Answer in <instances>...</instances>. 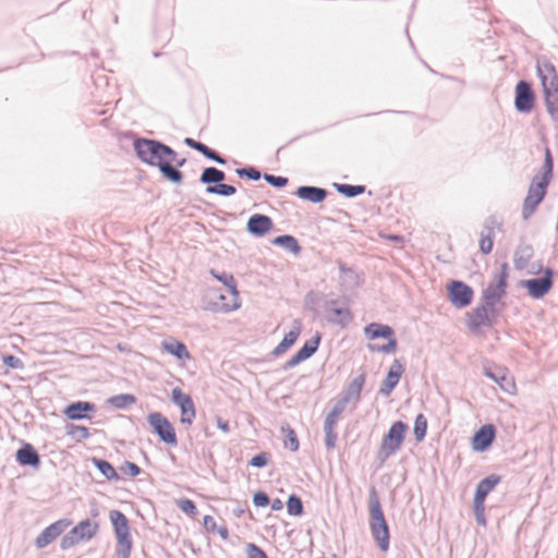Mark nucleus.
I'll return each instance as SVG.
<instances>
[{
	"mask_svg": "<svg viewBox=\"0 0 558 558\" xmlns=\"http://www.w3.org/2000/svg\"><path fill=\"white\" fill-rule=\"evenodd\" d=\"M287 511L289 515L293 517H301L304 513L303 501L298 495L291 494L288 497Z\"/></svg>",
	"mask_w": 558,
	"mask_h": 558,
	"instance_id": "obj_39",
	"label": "nucleus"
},
{
	"mask_svg": "<svg viewBox=\"0 0 558 558\" xmlns=\"http://www.w3.org/2000/svg\"><path fill=\"white\" fill-rule=\"evenodd\" d=\"M183 142H184V144L187 147H190V148H192L194 150L196 149V147H197V145L199 143L198 141H196V140L192 138V137H185Z\"/></svg>",
	"mask_w": 558,
	"mask_h": 558,
	"instance_id": "obj_64",
	"label": "nucleus"
},
{
	"mask_svg": "<svg viewBox=\"0 0 558 558\" xmlns=\"http://www.w3.org/2000/svg\"><path fill=\"white\" fill-rule=\"evenodd\" d=\"M536 95L532 84L520 80L514 88V108L520 113H529L535 106Z\"/></svg>",
	"mask_w": 558,
	"mask_h": 558,
	"instance_id": "obj_12",
	"label": "nucleus"
},
{
	"mask_svg": "<svg viewBox=\"0 0 558 558\" xmlns=\"http://www.w3.org/2000/svg\"><path fill=\"white\" fill-rule=\"evenodd\" d=\"M135 402H136V397L132 393L116 395V396L110 397L107 400V403L110 407H112L114 409H119V410H125L130 405L134 404Z\"/></svg>",
	"mask_w": 558,
	"mask_h": 558,
	"instance_id": "obj_35",
	"label": "nucleus"
},
{
	"mask_svg": "<svg viewBox=\"0 0 558 558\" xmlns=\"http://www.w3.org/2000/svg\"><path fill=\"white\" fill-rule=\"evenodd\" d=\"M81 541L77 538L75 534H72V531L70 530L60 542V548L62 550H68L78 544Z\"/></svg>",
	"mask_w": 558,
	"mask_h": 558,
	"instance_id": "obj_51",
	"label": "nucleus"
},
{
	"mask_svg": "<svg viewBox=\"0 0 558 558\" xmlns=\"http://www.w3.org/2000/svg\"><path fill=\"white\" fill-rule=\"evenodd\" d=\"M397 347H398V342H397L395 335L391 336L390 338H387V343H385L383 345H378V344H374V343H369L367 345V348L371 352H381V353H386V354L396 352Z\"/></svg>",
	"mask_w": 558,
	"mask_h": 558,
	"instance_id": "obj_42",
	"label": "nucleus"
},
{
	"mask_svg": "<svg viewBox=\"0 0 558 558\" xmlns=\"http://www.w3.org/2000/svg\"><path fill=\"white\" fill-rule=\"evenodd\" d=\"M280 432L283 436V446L292 452H295L300 448V442L295 430L289 425L283 424L280 427Z\"/></svg>",
	"mask_w": 558,
	"mask_h": 558,
	"instance_id": "obj_34",
	"label": "nucleus"
},
{
	"mask_svg": "<svg viewBox=\"0 0 558 558\" xmlns=\"http://www.w3.org/2000/svg\"><path fill=\"white\" fill-rule=\"evenodd\" d=\"M269 462V453L259 452L255 454L248 462V465L257 469L265 468Z\"/></svg>",
	"mask_w": 558,
	"mask_h": 558,
	"instance_id": "obj_52",
	"label": "nucleus"
},
{
	"mask_svg": "<svg viewBox=\"0 0 558 558\" xmlns=\"http://www.w3.org/2000/svg\"><path fill=\"white\" fill-rule=\"evenodd\" d=\"M177 506L182 512L189 515L193 517L197 513V507L195 502L189 498H181L177 500Z\"/></svg>",
	"mask_w": 558,
	"mask_h": 558,
	"instance_id": "obj_50",
	"label": "nucleus"
},
{
	"mask_svg": "<svg viewBox=\"0 0 558 558\" xmlns=\"http://www.w3.org/2000/svg\"><path fill=\"white\" fill-rule=\"evenodd\" d=\"M263 179L268 184H270L271 186H274L276 189H283L289 183V179L287 177L275 175V174H270V173H264Z\"/></svg>",
	"mask_w": 558,
	"mask_h": 558,
	"instance_id": "obj_49",
	"label": "nucleus"
},
{
	"mask_svg": "<svg viewBox=\"0 0 558 558\" xmlns=\"http://www.w3.org/2000/svg\"><path fill=\"white\" fill-rule=\"evenodd\" d=\"M427 433V418L424 414L420 413L416 415L414 421L413 434L416 441H422Z\"/></svg>",
	"mask_w": 558,
	"mask_h": 558,
	"instance_id": "obj_41",
	"label": "nucleus"
},
{
	"mask_svg": "<svg viewBox=\"0 0 558 558\" xmlns=\"http://www.w3.org/2000/svg\"><path fill=\"white\" fill-rule=\"evenodd\" d=\"M508 277L509 266L507 263H502L499 271L494 276V281L483 290L480 303L501 312L504 307H498V303L507 294Z\"/></svg>",
	"mask_w": 558,
	"mask_h": 558,
	"instance_id": "obj_7",
	"label": "nucleus"
},
{
	"mask_svg": "<svg viewBox=\"0 0 558 558\" xmlns=\"http://www.w3.org/2000/svg\"><path fill=\"white\" fill-rule=\"evenodd\" d=\"M333 186L338 193L347 198L356 197L366 191V186L361 184L333 183Z\"/></svg>",
	"mask_w": 558,
	"mask_h": 558,
	"instance_id": "obj_36",
	"label": "nucleus"
},
{
	"mask_svg": "<svg viewBox=\"0 0 558 558\" xmlns=\"http://www.w3.org/2000/svg\"><path fill=\"white\" fill-rule=\"evenodd\" d=\"M92 463L104 475L106 480L116 482L121 480L114 466L109 461L94 457L92 459Z\"/></svg>",
	"mask_w": 558,
	"mask_h": 558,
	"instance_id": "obj_32",
	"label": "nucleus"
},
{
	"mask_svg": "<svg viewBox=\"0 0 558 558\" xmlns=\"http://www.w3.org/2000/svg\"><path fill=\"white\" fill-rule=\"evenodd\" d=\"M269 505L274 511H279L283 508V502L279 498L271 500Z\"/></svg>",
	"mask_w": 558,
	"mask_h": 558,
	"instance_id": "obj_63",
	"label": "nucleus"
},
{
	"mask_svg": "<svg viewBox=\"0 0 558 558\" xmlns=\"http://www.w3.org/2000/svg\"><path fill=\"white\" fill-rule=\"evenodd\" d=\"M121 471L126 475L135 477L141 474L142 469L134 462L124 461L121 465Z\"/></svg>",
	"mask_w": 558,
	"mask_h": 558,
	"instance_id": "obj_55",
	"label": "nucleus"
},
{
	"mask_svg": "<svg viewBox=\"0 0 558 558\" xmlns=\"http://www.w3.org/2000/svg\"><path fill=\"white\" fill-rule=\"evenodd\" d=\"M447 298L456 308H465L473 301L474 290L462 280H451L447 283Z\"/></svg>",
	"mask_w": 558,
	"mask_h": 558,
	"instance_id": "obj_11",
	"label": "nucleus"
},
{
	"mask_svg": "<svg viewBox=\"0 0 558 558\" xmlns=\"http://www.w3.org/2000/svg\"><path fill=\"white\" fill-rule=\"evenodd\" d=\"M133 148L142 162L157 167L166 180L174 184L182 183L183 173L173 167L178 154L172 147L158 140L136 137Z\"/></svg>",
	"mask_w": 558,
	"mask_h": 558,
	"instance_id": "obj_1",
	"label": "nucleus"
},
{
	"mask_svg": "<svg viewBox=\"0 0 558 558\" xmlns=\"http://www.w3.org/2000/svg\"><path fill=\"white\" fill-rule=\"evenodd\" d=\"M272 245L279 246L284 251L298 255L301 253L302 247L295 236L291 234H282L271 240Z\"/></svg>",
	"mask_w": 558,
	"mask_h": 558,
	"instance_id": "obj_30",
	"label": "nucleus"
},
{
	"mask_svg": "<svg viewBox=\"0 0 558 558\" xmlns=\"http://www.w3.org/2000/svg\"><path fill=\"white\" fill-rule=\"evenodd\" d=\"M210 274L218 280L220 281L221 283H223V286H226V288L228 289V291L230 292V294L233 296L234 299V302L233 304H226V303H222L221 304V310L223 312H231V311H234L236 310L240 305L239 303L236 302L238 300V296H239V292H238V289H236V282H235V279L234 277L230 274V272H227V271H221V272H218L214 269L210 270Z\"/></svg>",
	"mask_w": 558,
	"mask_h": 558,
	"instance_id": "obj_20",
	"label": "nucleus"
},
{
	"mask_svg": "<svg viewBox=\"0 0 558 558\" xmlns=\"http://www.w3.org/2000/svg\"><path fill=\"white\" fill-rule=\"evenodd\" d=\"M94 412H96V404L82 400L69 403L62 411L63 415L71 421L89 420L90 413Z\"/></svg>",
	"mask_w": 558,
	"mask_h": 558,
	"instance_id": "obj_17",
	"label": "nucleus"
},
{
	"mask_svg": "<svg viewBox=\"0 0 558 558\" xmlns=\"http://www.w3.org/2000/svg\"><path fill=\"white\" fill-rule=\"evenodd\" d=\"M483 228H484L483 232H486L485 233L486 235L494 236L495 235V233H494L495 228H497L499 230L502 229V221L499 220L496 215H490L489 217H487L485 219Z\"/></svg>",
	"mask_w": 558,
	"mask_h": 558,
	"instance_id": "obj_46",
	"label": "nucleus"
},
{
	"mask_svg": "<svg viewBox=\"0 0 558 558\" xmlns=\"http://www.w3.org/2000/svg\"><path fill=\"white\" fill-rule=\"evenodd\" d=\"M247 558H268L266 551L254 543L246 544Z\"/></svg>",
	"mask_w": 558,
	"mask_h": 558,
	"instance_id": "obj_54",
	"label": "nucleus"
},
{
	"mask_svg": "<svg viewBox=\"0 0 558 558\" xmlns=\"http://www.w3.org/2000/svg\"><path fill=\"white\" fill-rule=\"evenodd\" d=\"M66 435L71 436L75 441L80 442L90 436L89 429L86 426L68 424L65 426Z\"/></svg>",
	"mask_w": 558,
	"mask_h": 558,
	"instance_id": "obj_40",
	"label": "nucleus"
},
{
	"mask_svg": "<svg viewBox=\"0 0 558 558\" xmlns=\"http://www.w3.org/2000/svg\"><path fill=\"white\" fill-rule=\"evenodd\" d=\"M302 362H304V359L298 353L295 352L294 355L289 359L282 366H281V369L282 371H289L295 366H298L299 364H301Z\"/></svg>",
	"mask_w": 558,
	"mask_h": 558,
	"instance_id": "obj_59",
	"label": "nucleus"
},
{
	"mask_svg": "<svg viewBox=\"0 0 558 558\" xmlns=\"http://www.w3.org/2000/svg\"><path fill=\"white\" fill-rule=\"evenodd\" d=\"M497 429L492 423L482 425L471 438V447L475 452L487 451L496 439Z\"/></svg>",
	"mask_w": 558,
	"mask_h": 558,
	"instance_id": "obj_13",
	"label": "nucleus"
},
{
	"mask_svg": "<svg viewBox=\"0 0 558 558\" xmlns=\"http://www.w3.org/2000/svg\"><path fill=\"white\" fill-rule=\"evenodd\" d=\"M272 228V219L264 214H254L246 222V231L255 238L265 236Z\"/></svg>",
	"mask_w": 558,
	"mask_h": 558,
	"instance_id": "obj_19",
	"label": "nucleus"
},
{
	"mask_svg": "<svg viewBox=\"0 0 558 558\" xmlns=\"http://www.w3.org/2000/svg\"><path fill=\"white\" fill-rule=\"evenodd\" d=\"M294 195L303 201H307L313 204H319L327 198L328 191L319 186L301 185L295 190Z\"/></svg>",
	"mask_w": 558,
	"mask_h": 558,
	"instance_id": "obj_21",
	"label": "nucleus"
},
{
	"mask_svg": "<svg viewBox=\"0 0 558 558\" xmlns=\"http://www.w3.org/2000/svg\"><path fill=\"white\" fill-rule=\"evenodd\" d=\"M333 426L335 425L324 422L325 446L327 449H333L336 447L338 435L333 430Z\"/></svg>",
	"mask_w": 558,
	"mask_h": 558,
	"instance_id": "obj_48",
	"label": "nucleus"
},
{
	"mask_svg": "<svg viewBox=\"0 0 558 558\" xmlns=\"http://www.w3.org/2000/svg\"><path fill=\"white\" fill-rule=\"evenodd\" d=\"M109 519L117 538L116 558H130L133 539L130 533L129 519L122 511L116 509L109 512Z\"/></svg>",
	"mask_w": 558,
	"mask_h": 558,
	"instance_id": "obj_5",
	"label": "nucleus"
},
{
	"mask_svg": "<svg viewBox=\"0 0 558 558\" xmlns=\"http://www.w3.org/2000/svg\"><path fill=\"white\" fill-rule=\"evenodd\" d=\"M327 320L328 323L340 326L341 328H347L353 320V315L348 304H344L343 306H338L327 313Z\"/></svg>",
	"mask_w": 558,
	"mask_h": 558,
	"instance_id": "obj_25",
	"label": "nucleus"
},
{
	"mask_svg": "<svg viewBox=\"0 0 558 558\" xmlns=\"http://www.w3.org/2000/svg\"><path fill=\"white\" fill-rule=\"evenodd\" d=\"M71 531L80 541H89L98 533L99 523L90 519H84L73 526Z\"/></svg>",
	"mask_w": 558,
	"mask_h": 558,
	"instance_id": "obj_23",
	"label": "nucleus"
},
{
	"mask_svg": "<svg viewBox=\"0 0 558 558\" xmlns=\"http://www.w3.org/2000/svg\"><path fill=\"white\" fill-rule=\"evenodd\" d=\"M206 193L217 194L220 196L229 197L236 193L235 186L221 182L218 185H209L206 187Z\"/></svg>",
	"mask_w": 558,
	"mask_h": 558,
	"instance_id": "obj_43",
	"label": "nucleus"
},
{
	"mask_svg": "<svg viewBox=\"0 0 558 558\" xmlns=\"http://www.w3.org/2000/svg\"><path fill=\"white\" fill-rule=\"evenodd\" d=\"M2 362L5 366L12 368V369H22L24 368V363L23 361L13 355V354H5L2 356Z\"/></svg>",
	"mask_w": 558,
	"mask_h": 558,
	"instance_id": "obj_53",
	"label": "nucleus"
},
{
	"mask_svg": "<svg viewBox=\"0 0 558 558\" xmlns=\"http://www.w3.org/2000/svg\"><path fill=\"white\" fill-rule=\"evenodd\" d=\"M408 429V424L402 421H396L391 424L388 432L384 435L381 445L376 454V459L380 464L401 448Z\"/></svg>",
	"mask_w": 558,
	"mask_h": 558,
	"instance_id": "obj_8",
	"label": "nucleus"
},
{
	"mask_svg": "<svg viewBox=\"0 0 558 558\" xmlns=\"http://www.w3.org/2000/svg\"><path fill=\"white\" fill-rule=\"evenodd\" d=\"M235 173L239 178H246L252 181H258L263 178L260 171L254 166H245L242 168H236Z\"/></svg>",
	"mask_w": 558,
	"mask_h": 558,
	"instance_id": "obj_44",
	"label": "nucleus"
},
{
	"mask_svg": "<svg viewBox=\"0 0 558 558\" xmlns=\"http://www.w3.org/2000/svg\"><path fill=\"white\" fill-rule=\"evenodd\" d=\"M15 461L21 466H29L34 470H39L41 465L40 454L32 444L26 441H23L16 450Z\"/></svg>",
	"mask_w": 558,
	"mask_h": 558,
	"instance_id": "obj_18",
	"label": "nucleus"
},
{
	"mask_svg": "<svg viewBox=\"0 0 558 558\" xmlns=\"http://www.w3.org/2000/svg\"><path fill=\"white\" fill-rule=\"evenodd\" d=\"M171 399L173 403L180 408V411L194 405L192 397L190 395L182 392V390L179 387L172 389Z\"/></svg>",
	"mask_w": 558,
	"mask_h": 558,
	"instance_id": "obj_38",
	"label": "nucleus"
},
{
	"mask_svg": "<svg viewBox=\"0 0 558 558\" xmlns=\"http://www.w3.org/2000/svg\"><path fill=\"white\" fill-rule=\"evenodd\" d=\"M483 374L495 381L499 388L512 395L515 392V384L513 377L509 376L508 369L506 367L493 365V366H484Z\"/></svg>",
	"mask_w": 558,
	"mask_h": 558,
	"instance_id": "obj_15",
	"label": "nucleus"
},
{
	"mask_svg": "<svg viewBox=\"0 0 558 558\" xmlns=\"http://www.w3.org/2000/svg\"><path fill=\"white\" fill-rule=\"evenodd\" d=\"M554 177V158L549 147L545 148L541 170L532 178L522 205V219L529 220L544 201Z\"/></svg>",
	"mask_w": 558,
	"mask_h": 558,
	"instance_id": "obj_2",
	"label": "nucleus"
},
{
	"mask_svg": "<svg viewBox=\"0 0 558 558\" xmlns=\"http://www.w3.org/2000/svg\"><path fill=\"white\" fill-rule=\"evenodd\" d=\"M368 506L372 536L378 548L385 553L390 546V532L375 487H372L369 490Z\"/></svg>",
	"mask_w": 558,
	"mask_h": 558,
	"instance_id": "obj_3",
	"label": "nucleus"
},
{
	"mask_svg": "<svg viewBox=\"0 0 558 558\" xmlns=\"http://www.w3.org/2000/svg\"><path fill=\"white\" fill-rule=\"evenodd\" d=\"M537 75L541 80L545 106L554 122H558V75L555 65L546 61L537 64Z\"/></svg>",
	"mask_w": 558,
	"mask_h": 558,
	"instance_id": "obj_4",
	"label": "nucleus"
},
{
	"mask_svg": "<svg viewBox=\"0 0 558 558\" xmlns=\"http://www.w3.org/2000/svg\"><path fill=\"white\" fill-rule=\"evenodd\" d=\"M534 248L532 244H520L514 253L513 264L517 270H524L533 258Z\"/></svg>",
	"mask_w": 558,
	"mask_h": 558,
	"instance_id": "obj_28",
	"label": "nucleus"
},
{
	"mask_svg": "<svg viewBox=\"0 0 558 558\" xmlns=\"http://www.w3.org/2000/svg\"><path fill=\"white\" fill-rule=\"evenodd\" d=\"M320 342L322 333L319 331H316L314 336L311 339L306 340L296 352L304 359V361H306L317 352Z\"/></svg>",
	"mask_w": 558,
	"mask_h": 558,
	"instance_id": "obj_33",
	"label": "nucleus"
},
{
	"mask_svg": "<svg viewBox=\"0 0 558 558\" xmlns=\"http://www.w3.org/2000/svg\"><path fill=\"white\" fill-rule=\"evenodd\" d=\"M195 150L201 153L205 158L219 165L223 166L227 163V159L223 156L202 142L198 143Z\"/></svg>",
	"mask_w": 558,
	"mask_h": 558,
	"instance_id": "obj_37",
	"label": "nucleus"
},
{
	"mask_svg": "<svg viewBox=\"0 0 558 558\" xmlns=\"http://www.w3.org/2000/svg\"><path fill=\"white\" fill-rule=\"evenodd\" d=\"M300 333L301 323L299 320H294L293 329L283 336V339L275 347L271 354L275 356H280L286 353L296 342Z\"/></svg>",
	"mask_w": 558,
	"mask_h": 558,
	"instance_id": "obj_24",
	"label": "nucleus"
},
{
	"mask_svg": "<svg viewBox=\"0 0 558 558\" xmlns=\"http://www.w3.org/2000/svg\"><path fill=\"white\" fill-rule=\"evenodd\" d=\"M501 482V476L499 474H489L483 480H481L475 488L474 497L477 499L485 500L486 497L494 490V488Z\"/></svg>",
	"mask_w": 558,
	"mask_h": 558,
	"instance_id": "obj_26",
	"label": "nucleus"
},
{
	"mask_svg": "<svg viewBox=\"0 0 558 558\" xmlns=\"http://www.w3.org/2000/svg\"><path fill=\"white\" fill-rule=\"evenodd\" d=\"M393 331L392 327L380 323H371L364 327V333L369 340L390 338L393 336Z\"/></svg>",
	"mask_w": 558,
	"mask_h": 558,
	"instance_id": "obj_29",
	"label": "nucleus"
},
{
	"mask_svg": "<svg viewBox=\"0 0 558 558\" xmlns=\"http://www.w3.org/2000/svg\"><path fill=\"white\" fill-rule=\"evenodd\" d=\"M226 180V173L216 167H206L201 177L199 182L202 184L218 185Z\"/></svg>",
	"mask_w": 558,
	"mask_h": 558,
	"instance_id": "obj_31",
	"label": "nucleus"
},
{
	"mask_svg": "<svg viewBox=\"0 0 558 558\" xmlns=\"http://www.w3.org/2000/svg\"><path fill=\"white\" fill-rule=\"evenodd\" d=\"M217 427L225 434L230 433V424L228 420L222 418L221 416H216Z\"/></svg>",
	"mask_w": 558,
	"mask_h": 558,
	"instance_id": "obj_61",
	"label": "nucleus"
},
{
	"mask_svg": "<svg viewBox=\"0 0 558 558\" xmlns=\"http://www.w3.org/2000/svg\"><path fill=\"white\" fill-rule=\"evenodd\" d=\"M473 509L476 523L481 526H486L485 500L473 498Z\"/></svg>",
	"mask_w": 558,
	"mask_h": 558,
	"instance_id": "obj_45",
	"label": "nucleus"
},
{
	"mask_svg": "<svg viewBox=\"0 0 558 558\" xmlns=\"http://www.w3.org/2000/svg\"><path fill=\"white\" fill-rule=\"evenodd\" d=\"M147 423L159 440L170 447L178 446V437L171 422L160 412H151L147 415Z\"/></svg>",
	"mask_w": 558,
	"mask_h": 558,
	"instance_id": "obj_10",
	"label": "nucleus"
},
{
	"mask_svg": "<svg viewBox=\"0 0 558 558\" xmlns=\"http://www.w3.org/2000/svg\"><path fill=\"white\" fill-rule=\"evenodd\" d=\"M203 523H204V526L205 529L208 531V532H216V529H217V524H216V521L215 519L209 515V514H206L204 518H203Z\"/></svg>",
	"mask_w": 558,
	"mask_h": 558,
	"instance_id": "obj_60",
	"label": "nucleus"
},
{
	"mask_svg": "<svg viewBox=\"0 0 558 558\" xmlns=\"http://www.w3.org/2000/svg\"><path fill=\"white\" fill-rule=\"evenodd\" d=\"M162 349L167 353L173 355L180 361H185L191 359V354L186 348V345L174 338H170L162 341Z\"/></svg>",
	"mask_w": 558,
	"mask_h": 558,
	"instance_id": "obj_27",
	"label": "nucleus"
},
{
	"mask_svg": "<svg viewBox=\"0 0 558 558\" xmlns=\"http://www.w3.org/2000/svg\"><path fill=\"white\" fill-rule=\"evenodd\" d=\"M72 521L63 518L48 525L35 539V546L39 549L47 547L57 537H59L70 525Z\"/></svg>",
	"mask_w": 558,
	"mask_h": 558,
	"instance_id": "obj_14",
	"label": "nucleus"
},
{
	"mask_svg": "<svg viewBox=\"0 0 558 558\" xmlns=\"http://www.w3.org/2000/svg\"><path fill=\"white\" fill-rule=\"evenodd\" d=\"M539 272H543L542 277L524 279L519 282V286L526 289L527 294L534 300L543 299L554 286L555 270L553 268H543L542 264H538L537 267L532 265L529 269V274L532 275Z\"/></svg>",
	"mask_w": 558,
	"mask_h": 558,
	"instance_id": "obj_6",
	"label": "nucleus"
},
{
	"mask_svg": "<svg viewBox=\"0 0 558 558\" xmlns=\"http://www.w3.org/2000/svg\"><path fill=\"white\" fill-rule=\"evenodd\" d=\"M196 416L195 405L181 410L180 421L182 424L191 425Z\"/></svg>",
	"mask_w": 558,
	"mask_h": 558,
	"instance_id": "obj_58",
	"label": "nucleus"
},
{
	"mask_svg": "<svg viewBox=\"0 0 558 558\" xmlns=\"http://www.w3.org/2000/svg\"><path fill=\"white\" fill-rule=\"evenodd\" d=\"M500 311H494L482 303H478L471 312L465 313V326L473 333H478L482 328H492Z\"/></svg>",
	"mask_w": 558,
	"mask_h": 558,
	"instance_id": "obj_9",
	"label": "nucleus"
},
{
	"mask_svg": "<svg viewBox=\"0 0 558 558\" xmlns=\"http://www.w3.org/2000/svg\"><path fill=\"white\" fill-rule=\"evenodd\" d=\"M347 404L342 403V401L338 400L333 408L329 411L327 416L325 417V423L336 425L338 417L344 411Z\"/></svg>",
	"mask_w": 558,
	"mask_h": 558,
	"instance_id": "obj_47",
	"label": "nucleus"
},
{
	"mask_svg": "<svg viewBox=\"0 0 558 558\" xmlns=\"http://www.w3.org/2000/svg\"><path fill=\"white\" fill-rule=\"evenodd\" d=\"M365 380L366 374L363 372L347 386V388L342 391L339 400L345 404H348L351 400L360 401Z\"/></svg>",
	"mask_w": 558,
	"mask_h": 558,
	"instance_id": "obj_22",
	"label": "nucleus"
},
{
	"mask_svg": "<svg viewBox=\"0 0 558 558\" xmlns=\"http://www.w3.org/2000/svg\"><path fill=\"white\" fill-rule=\"evenodd\" d=\"M253 504L257 508L266 507L270 504V498L265 492L258 490L253 495Z\"/></svg>",
	"mask_w": 558,
	"mask_h": 558,
	"instance_id": "obj_57",
	"label": "nucleus"
},
{
	"mask_svg": "<svg viewBox=\"0 0 558 558\" xmlns=\"http://www.w3.org/2000/svg\"><path fill=\"white\" fill-rule=\"evenodd\" d=\"M494 246V236L486 235L484 232H482V236L480 240V251L483 254H489Z\"/></svg>",
	"mask_w": 558,
	"mask_h": 558,
	"instance_id": "obj_56",
	"label": "nucleus"
},
{
	"mask_svg": "<svg viewBox=\"0 0 558 558\" xmlns=\"http://www.w3.org/2000/svg\"><path fill=\"white\" fill-rule=\"evenodd\" d=\"M340 303L339 300L337 299H332V300H329L325 303V310L327 313L331 312L332 308H336L338 307V304Z\"/></svg>",
	"mask_w": 558,
	"mask_h": 558,
	"instance_id": "obj_62",
	"label": "nucleus"
},
{
	"mask_svg": "<svg viewBox=\"0 0 558 558\" xmlns=\"http://www.w3.org/2000/svg\"><path fill=\"white\" fill-rule=\"evenodd\" d=\"M403 373H404V364L401 362V360L396 359L392 362L385 379L383 380V383L380 385L378 395H380L383 397H389L391 395V392L393 391V389L398 386L399 380Z\"/></svg>",
	"mask_w": 558,
	"mask_h": 558,
	"instance_id": "obj_16",
	"label": "nucleus"
}]
</instances>
